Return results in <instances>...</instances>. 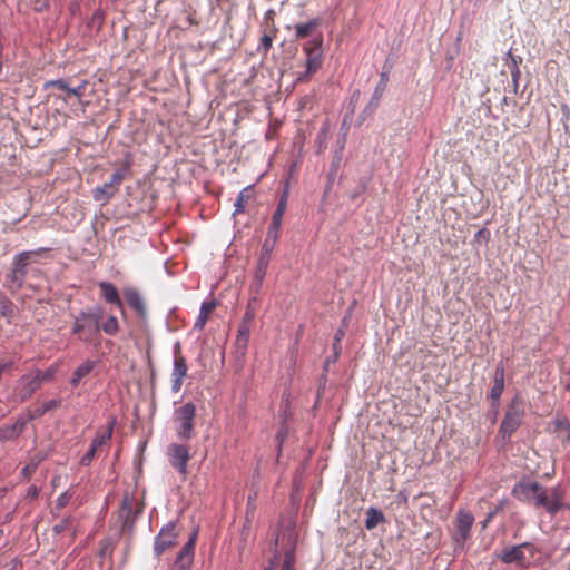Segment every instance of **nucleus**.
I'll list each match as a JSON object with an SVG mask.
<instances>
[{"label": "nucleus", "mask_w": 570, "mask_h": 570, "mask_svg": "<svg viewBox=\"0 0 570 570\" xmlns=\"http://www.w3.org/2000/svg\"><path fill=\"white\" fill-rule=\"evenodd\" d=\"M490 230L488 228H481L474 234L475 240H484L485 243L490 239Z\"/></svg>", "instance_id": "50"}, {"label": "nucleus", "mask_w": 570, "mask_h": 570, "mask_svg": "<svg viewBox=\"0 0 570 570\" xmlns=\"http://www.w3.org/2000/svg\"><path fill=\"white\" fill-rule=\"evenodd\" d=\"M102 308L92 306L80 309L73 316L71 333L82 343L98 346L101 342L100 321Z\"/></svg>", "instance_id": "2"}, {"label": "nucleus", "mask_w": 570, "mask_h": 570, "mask_svg": "<svg viewBox=\"0 0 570 570\" xmlns=\"http://www.w3.org/2000/svg\"><path fill=\"white\" fill-rule=\"evenodd\" d=\"M504 501H502L499 505L494 507L492 510H490L485 519L481 522V528L485 529L488 524L493 520V518L503 509Z\"/></svg>", "instance_id": "44"}, {"label": "nucleus", "mask_w": 570, "mask_h": 570, "mask_svg": "<svg viewBox=\"0 0 570 570\" xmlns=\"http://www.w3.org/2000/svg\"><path fill=\"white\" fill-rule=\"evenodd\" d=\"M255 303H256V297H253L248 302L242 323H247L248 325H250V323L255 318V314H256L255 307H254Z\"/></svg>", "instance_id": "41"}, {"label": "nucleus", "mask_w": 570, "mask_h": 570, "mask_svg": "<svg viewBox=\"0 0 570 570\" xmlns=\"http://www.w3.org/2000/svg\"><path fill=\"white\" fill-rule=\"evenodd\" d=\"M512 494L535 508L544 509L549 514H556L563 505L562 493L558 487L546 489L540 483L519 482L512 489Z\"/></svg>", "instance_id": "1"}, {"label": "nucleus", "mask_w": 570, "mask_h": 570, "mask_svg": "<svg viewBox=\"0 0 570 570\" xmlns=\"http://www.w3.org/2000/svg\"><path fill=\"white\" fill-rule=\"evenodd\" d=\"M19 436L13 424L0 426V440L8 441Z\"/></svg>", "instance_id": "39"}, {"label": "nucleus", "mask_w": 570, "mask_h": 570, "mask_svg": "<svg viewBox=\"0 0 570 570\" xmlns=\"http://www.w3.org/2000/svg\"><path fill=\"white\" fill-rule=\"evenodd\" d=\"M338 344H340V343H336V342H334V343H333V348H334V358H336V357H337V355H338V348H340V347H338Z\"/></svg>", "instance_id": "56"}, {"label": "nucleus", "mask_w": 570, "mask_h": 570, "mask_svg": "<svg viewBox=\"0 0 570 570\" xmlns=\"http://www.w3.org/2000/svg\"><path fill=\"white\" fill-rule=\"evenodd\" d=\"M567 570H570V562H569V566H568V569Z\"/></svg>", "instance_id": "63"}, {"label": "nucleus", "mask_w": 570, "mask_h": 570, "mask_svg": "<svg viewBox=\"0 0 570 570\" xmlns=\"http://www.w3.org/2000/svg\"><path fill=\"white\" fill-rule=\"evenodd\" d=\"M196 415V406L188 402L179 406L175 411V421L178 423L177 435L183 440H189L193 435L194 419Z\"/></svg>", "instance_id": "6"}, {"label": "nucleus", "mask_w": 570, "mask_h": 570, "mask_svg": "<svg viewBox=\"0 0 570 570\" xmlns=\"http://www.w3.org/2000/svg\"><path fill=\"white\" fill-rule=\"evenodd\" d=\"M249 333H250V325L247 323H240L238 327V335L236 337V346L238 348L245 350L248 344L249 340Z\"/></svg>", "instance_id": "31"}, {"label": "nucleus", "mask_w": 570, "mask_h": 570, "mask_svg": "<svg viewBox=\"0 0 570 570\" xmlns=\"http://www.w3.org/2000/svg\"><path fill=\"white\" fill-rule=\"evenodd\" d=\"M274 247H275L274 243L264 240L263 245H262L259 257L271 259V255H272Z\"/></svg>", "instance_id": "46"}, {"label": "nucleus", "mask_w": 570, "mask_h": 570, "mask_svg": "<svg viewBox=\"0 0 570 570\" xmlns=\"http://www.w3.org/2000/svg\"><path fill=\"white\" fill-rule=\"evenodd\" d=\"M104 331L107 335L114 336L119 331V323L116 316L110 315L104 323H100V332Z\"/></svg>", "instance_id": "33"}, {"label": "nucleus", "mask_w": 570, "mask_h": 570, "mask_svg": "<svg viewBox=\"0 0 570 570\" xmlns=\"http://www.w3.org/2000/svg\"><path fill=\"white\" fill-rule=\"evenodd\" d=\"M505 60H507V66L511 73V79H512L514 90H517L519 79L521 77L519 63L522 61V59H521V57L513 56L511 51H508L505 55Z\"/></svg>", "instance_id": "24"}, {"label": "nucleus", "mask_w": 570, "mask_h": 570, "mask_svg": "<svg viewBox=\"0 0 570 570\" xmlns=\"http://www.w3.org/2000/svg\"><path fill=\"white\" fill-rule=\"evenodd\" d=\"M306 55V70L304 76L316 72L323 62V36L320 33L317 37L312 38L303 46Z\"/></svg>", "instance_id": "7"}, {"label": "nucleus", "mask_w": 570, "mask_h": 570, "mask_svg": "<svg viewBox=\"0 0 570 570\" xmlns=\"http://www.w3.org/2000/svg\"><path fill=\"white\" fill-rule=\"evenodd\" d=\"M39 460L29 462L26 466L22 468L21 473L24 478H29L37 469Z\"/></svg>", "instance_id": "49"}, {"label": "nucleus", "mask_w": 570, "mask_h": 570, "mask_svg": "<svg viewBox=\"0 0 570 570\" xmlns=\"http://www.w3.org/2000/svg\"><path fill=\"white\" fill-rule=\"evenodd\" d=\"M321 23H322V20L320 18H314V19L308 20L307 22L295 24L294 26L295 37L297 39H304L309 36H313V38H314L315 37L314 32L321 26Z\"/></svg>", "instance_id": "22"}, {"label": "nucleus", "mask_w": 570, "mask_h": 570, "mask_svg": "<svg viewBox=\"0 0 570 570\" xmlns=\"http://www.w3.org/2000/svg\"><path fill=\"white\" fill-rule=\"evenodd\" d=\"M197 533L194 532L189 540L183 546L177 556L194 558V548Z\"/></svg>", "instance_id": "38"}, {"label": "nucleus", "mask_w": 570, "mask_h": 570, "mask_svg": "<svg viewBox=\"0 0 570 570\" xmlns=\"http://www.w3.org/2000/svg\"><path fill=\"white\" fill-rule=\"evenodd\" d=\"M86 83H87L86 81H82L77 87H69L65 79H55V80L47 81L45 83V88L55 87V88H58L60 90L67 91L69 95H72V96H75L77 98H80L81 95H82V90L86 87Z\"/></svg>", "instance_id": "23"}, {"label": "nucleus", "mask_w": 570, "mask_h": 570, "mask_svg": "<svg viewBox=\"0 0 570 570\" xmlns=\"http://www.w3.org/2000/svg\"><path fill=\"white\" fill-rule=\"evenodd\" d=\"M140 509L134 511L131 499L128 495H125L120 507V518L124 521V527H132L138 513H140Z\"/></svg>", "instance_id": "20"}, {"label": "nucleus", "mask_w": 570, "mask_h": 570, "mask_svg": "<svg viewBox=\"0 0 570 570\" xmlns=\"http://www.w3.org/2000/svg\"><path fill=\"white\" fill-rule=\"evenodd\" d=\"M97 365V362L96 361H92V360H86L83 361L72 373V376L69 381V384L72 386V387H77L80 383V381L89 375L92 370L95 368V366Z\"/></svg>", "instance_id": "21"}, {"label": "nucleus", "mask_w": 570, "mask_h": 570, "mask_svg": "<svg viewBox=\"0 0 570 570\" xmlns=\"http://www.w3.org/2000/svg\"><path fill=\"white\" fill-rule=\"evenodd\" d=\"M504 390V366L500 362L494 371L493 384L490 390V400L492 407H499L500 397Z\"/></svg>", "instance_id": "15"}, {"label": "nucleus", "mask_w": 570, "mask_h": 570, "mask_svg": "<svg viewBox=\"0 0 570 570\" xmlns=\"http://www.w3.org/2000/svg\"><path fill=\"white\" fill-rule=\"evenodd\" d=\"M493 410H494V414L492 415V419H493L492 422H495L497 415H498V407H493Z\"/></svg>", "instance_id": "59"}, {"label": "nucleus", "mask_w": 570, "mask_h": 570, "mask_svg": "<svg viewBox=\"0 0 570 570\" xmlns=\"http://www.w3.org/2000/svg\"><path fill=\"white\" fill-rule=\"evenodd\" d=\"M268 264H269V259L258 257L256 268H255V281H256L257 289L261 287L262 283H263V279L267 272Z\"/></svg>", "instance_id": "32"}, {"label": "nucleus", "mask_w": 570, "mask_h": 570, "mask_svg": "<svg viewBox=\"0 0 570 570\" xmlns=\"http://www.w3.org/2000/svg\"><path fill=\"white\" fill-rule=\"evenodd\" d=\"M70 499L71 494L68 491L61 493L56 500V509L60 510L65 508L69 503Z\"/></svg>", "instance_id": "47"}, {"label": "nucleus", "mask_w": 570, "mask_h": 570, "mask_svg": "<svg viewBox=\"0 0 570 570\" xmlns=\"http://www.w3.org/2000/svg\"><path fill=\"white\" fill-rule=\"evenodd\" d=\"M105 14L101 10H96L90 19V26L99 30L102 27Z\"/></svg>", "instance_id": "45"}, {"label": "nucleus", "mask_w": 570, "mask_h": 570, "mask_svg": "<svg viewBox=\"0 0 570 570\" xmlns=\"http://www.w3.org/2000/svg\"><path fill=\"white\" fill-rule=\"evenodd\" d=\"M385 521V517L381 510L370 507L366 510L365 528L367 530L375 529L380 523Z\"/></svg>", "instance_id": "26"}, {"label": "nucleus", "mask_w": 570, "mask_h": 570, "mask_svg": "<svg viewBox=\"0 0 570 570\" xmlns=\"http://www.w3.org/2000/svg\"><path fill=\"white\" fill-rule=\"evenodd\" d=\"M387 83H389V71H382L380 75V80L374 88V91L370 98V101L364 107V109L361 114L363 119H365L366 117H368L375 112V110L380 106L383 94L386 90Z\"/></svg>", "instance_id": "12"}, {"label": "nucleus", "mask_w": 570, "mask_h": 570, "mask_svg": "<svg viewBox=\"0 0 570 570\" xmlns=\"http://www.w3.org/2000/svg\"><path fill=\"white\" fill-rule=\"evenodd\" d=\"M178 533L176 531V522L169 521L165 524L159 533L155 537L154 541V552L158 558L160 557L167 549L173 547L176 543V539Z\"/></svg>", "instance_id": "8"}, {"label": "nucleus", "mask_w": 570, "mask_h": 570, "mask_svg": "<svg viewBox=\"0 0 570 570\" xmlns=\"http://www.w3.org/2000/svg\"><path fill=\"white\" fill-rule=\"evenodd\" d=\"M124 296L129 305L141 318L147 315L146 306L141 294L135 288H126Z\"/></svg>", "instance_id": "17"}, {"label": "nucleus", "mask_w": 570, "mask_h": 570, "mask_svg": "<svg viewBox=\"0 0 570 570\" xmlns=\"http://www.w3.org/2000/svg\"><path fill=\"white\" fill-rule=\"evenodd\" d=\"M252 191H253V186L250 185V186L245 187L244 189H242L238 193V195L235 199V203H234L235 209H234L233 215L244 213L245 207L252 197Z\"/></svg>", "instance_id": "27"}, {"label": "nucleus", "mask_w": 570, "mask_h": 570, "mask_svg": "<svg viewBox=\"0 0 570 570\" xmlns=\"http://www.w3.org/2000/svg\"><path fill=\"white\" fill-rule=\"evenodd\" d=\"M116 424V419L111 417L107 424V429L104 432H98L87 452L81 456L80 464L83 466H88L94 460L96 452L99 448L106 444L112 436V431Z\"/></svg>", "instance_id": "10"}, {"label": "nucleus", "mask_w": 570, "mask_h": 570, "mask_svg": "<svg viewBox=\"0 0 570 570\" xmlns=\"http://www.w3.org/2000/svg\"><path fill=\"white\" fill-rule=\"evenodd\" d=\"M343 336L344 332L340 328L334 335V342L340 343Z\"/></svg>", "instance_id": "55"}, {"label": "nucleus", "mask_w": 570, "mask_h": 570, "mask_svg": "<svg viewBox=\"0 0 570 570\" xmlns=\"http://www.w3.org/2000/svg\"><path fill=\"white\" fill-rule=\"evenodd\" d=\"M264 570H274L273 562L271 563V566L266 567Z\"/></svg>", "instance_id": "60"}, {"label": "nucleus", "mask_w": 570, "mask_h": 570, "mask_svg": "<svg viewBox=\"0 0 570 570\" xmlns=\"http://www.w3.org/2000/svg\"><path fill=\"white\" fill-rule=\"evenodd\" d=\"M194 558L176 556L175 570H189Z\"/></svg>", "instance_id": "42"}, {"label": "nucleus", "mask_w": 570, "mask_h": 570, "mask_svg": "<svg viewBox=\"0 0 570 570\" xmlns=\"http://www.w3.org/2000/svg\"><path fill=\"white\" fill-rule=\"evenodd\" d=\"M525 413V402L520 393H517L510 401L504 417L499 428V436L508 441L522 424Z\"/></svg>", "instance_id": "4"}, {"label": "nucleus", "mask_w": 570, "mask_h": 570, "mask_svg": "<svg viewBox=\"0 0 570 570\" xmlns=\"http://www.w3.org/2000/svg\"><path fill=\"white\" fill-rule=\"evenodd\" d=\"M167 455L171 466L185 475L187 473V463L190 459L188 448L184 444L171 443L167 448Z\"/></svg>", "instance_id": "11"}, {"label": "nucleus", "mask_w": 570, "mask_h": 570, "mask_svg": "<svg viewBox=\"0 0 570 570\" xmlns=\"http://www.w3.org/2000/svg\"><path fill=\"white\" fill-rule=\"evenodd\" d=\"M473 523L474 517L472 513L462 509L456 512L455 531L452 535V539L456 546H463L464 542L470 538Z\"/></svg>", "instance_id": "9"}, {"label": "nucleus", "mask_w": 570, "mask_h": 570, "mask_svg": "<svg viewBox=\"0 0 570 570\" xmlns=\"http://www.w3.org/2000/svg\"><path fill=\"white\" fill-rule=\"evenodd\" d=\"M39 389V380L32 373L23 374L16 382V399L20 403L26 402Z\"/></svg>", "instance_id": "14"}, {"label": "nucleus", "mask_w": 570, "mask_h": 570, "mask_svg": "<svg viewBox=\"0 0 570 570\" xmlns=\"http://www.w3.org/2000/svg\"><path fill=\"white\" fill-rule=\"evenodd\" d=\"M70 521H71V517L63 518L59 523H57L52 527L53 533L60 534L61 532H63L68 528Z\"/></svg>", "instance_id": "48"}, {"label": "nucleus", "mask_w": 570, "mask_h": 570, "mask_svg": "<svg viewBox=\"0 0 570 570\" xmlns=\"http://www.w3.org/2000/svg\"><path fill=\"white\" fill-rule=\"evenodd\" d=\"M179 353H180V344H179V342H177L175 344V356H179L180 355Z\"/></svg>", "instance_id": "57"}, {"label": "nucleus", "mask_w": 570, "mask_h": 570, "mask_svg": "<svg viewBox=\"0 0 570 570\" xmlns=\"http://www.w3.org/2000/svg\"><path fill=\"white\" fill-rule=\"evenodd\" d=\"M286 435H287V429L285 426H282L276 433V439H277L279 445L283 443Z\"/></svg>", "instance_id": "53"}, {"label": "nucleus", "mask_w": 570, "mask_h": 570, "mask_svg": "<svg viewBox=\"0 0 570 570\" xmlns=\"http://www.w3.org/2000/svg\"><path fill=\"white\" fill-rule=\"evenodd\" d=\"M35 417L31 413V410H28L26 411L24 413H21L16 422L13 423V426L16 428L17 432L19 433V435L22 434V432L24 431V428L26 425L30 422V421H33Z\"/></svg>", "instance_id": "36"}, {"label": "nucleus", "mask_w": 570, "mask_h": 570, "mask_svg": "<svg viewBox=\"0 0 570 570\" xmlns=\"http://www.w3.org/2000/svg\"><path fill=\"white\" fill-rule=\"evenodd\" d=\"M117 187H112L108 181L96 186L92 189V197L97 202L107 203L117 191Z\"/></svg>", "instance_id": "25"}, {"label": "nucleus", "mask_w": 570, "mask_h": 570, "mask_svg": "<svg viewBox=\"0 0 570 570\" xmlns=\"http://www.w3.org/2000/svg\"><path fill=\"white\" fill-rule=\"evenodd\" d=\"M281 226L282 225L271 223L269 226H268L267 234H266V237H265L264 240L276 244V242L278 239V234H279V230H281Z\"/></svg>", "instance_id": "40"}, {"label": "nucleus", "mask_w": 570, "mask_h": 570, "mask_svg": "<svg viewBox=\"0 0 570 570\" xmlns=\"http://www.w3.org/2000/svg\"><path fill=\"white\" fill-rule=\"evenodd\" d=\"M11 365V363H7V364H3V365H0V376L2 375L3 371L9 367Z\"/></svg>", "instance_id": "58"}, {"label": "nucleus", "mask_w": 570, "mask_h": 570, "mask_svg": "<svg viewBox=\"0 0 570 570\" xmlns=\"http://www.w3.org/2000/svg\"><path fill=\"white\" fill-rule=\"evenodd\" d=\"M31 373L35 377L39 380V384L41 385L42 382H49L55 377L57 368L55 366H50L45 372L40 370H35Z\"/></svg>", "instance_id": "37"}, {"label": "nucleus", "mask_w": 570, "mask_h": 570, "mask_svg": "<svg viewBox=\"0 0 570 570\" xmlns=\"http://www.w3.org/2000/svg\"><path fill=\"white\" fill-rule=\"evenodd\" d=\"M130 169V161H126L120 168H118L110 177L109 179V184L112 186V187H118L122 179L125 178L126 174L129 171Z\"/></svg>", "instance_id": "34"}, {"label": "nucleus", "mask_w": 570, "mask_h": 570, "mask_svg": "<svg viewBox=\"0 0 570 570\" xmlns=\"http://www.w3.org/2000/svg\"><path fill=\"white\" fill-rule=\"evenodd\" d=\"M566 390L570 392V381L566 384Z\"/></svg>", "instance_id": "61"}, {"label": "nucleus", "mask_w": 570, "mask_h": 570, "mask_svg": "<svg viewBox=\"0 0 570 570\" xmlns=\"http://www.w3.org/2000/svg\"><path fill=\"white\" fill-rule=\"evenodd\" d=\"M272 43H273L272 36L264 33L261 37V41L257 47V52H262V53L266 55L268 52V50L272 48Z\"/></svg>", "instance_id": "43"}, {"label": "nucleus", "mask_w": 570, "mask_h": 570, "mask_svg": "<svg viewBox=\"0 0 570 570\" xmlns=\"http://www.w3.org/2000/svg\"><path fill=\"white\" fill-rule=\"evenodd\" d=\"M61 405L60 399H51L46 402H43L40 406L36 407L31 411L35 420L40 419L47 412L53 411L58 409Z\"/></svg>", "instance_id": "29"}, {"label": "nucleus", "mask_w": 570, "mask_h": 570, "mask_svg": "<svg viewBox=\"0 0 570 570\" xmlns=\"http://www.w3.org/2000/svg\"><path fill=\"white\" fill-rule=\"evenodd\" d=\"M187 376V363L181 355L175 356L174 367L171 372V392L178 393L183 386L184 380Z\"/></svg>", "instance_id": "16"}, {"label": "nucleus", "mask_w": 570, "mask_h": 570, "mask_svg": "<svg viewBox=\"0 0 570 570\" xmlns=\"http://www.w3.org/2000/svg\"><path fill=\"white\" fill-rule=\"evenodd\" d=\"M31 254V252H20L14 255L12 268L10 273L6 275V286L11 293H17L22 288L28 274Z\"/></svg>", "instance_id": "5"}, {"label": "nucleus", "mask_w": 570, "mask_h": 570, "mask_svg": "<svg viewBox=\"0 0 570 570\" xmlns=\"http://www.w3.org/2000/svg\"><path fill=\"white\" fill-rule=\"evenodd\" d=\"M216 304L215 302H204L200 306V309H199V314L196 318V322L194 324V327L195 328H199L202 330L206 322H207V318H208V315L213 312V309L215 308Z\"/></svg>", "instance_id": "28"}, {"label": "nucleus", "mask_w": 570, "mask_h": 570, "mask_svg": "<svg viewBox=\"0 0 570 570\" xmlns=\"http://www.w3.org/2000/svg\"><path fill=\"white\" fill-rule=\"evenodd\" d=\"M561 111H562V116H563L566 130H569L570 128H569V125L567 124V121L570 120V108L567 105H562Z\"/></svg>", "instance_id": "51"}, {"label": "nucleus", "mask_w": 570, "mask_h": 570, "mask_svg": "<svg viewBox=\"0 0 570 570\" xmlns=\"http://www.w3.org/2000/svg\"><path fill=\"white\" fill-rule=\"evenodd\" d=\"M39 489L36 485H31L27 491V498L33 500L38 497Z\"/></svg>", "instance_id": "54"}, {"label": "nucleus", "mask_w": 570, "mask_h": 570, "mask_svg": "<svg viewBox=\"0 0 570 570\" xmlns=\"http://www.w3.org/2000/svg\"><path fill=\"white\" fill-rule=\"evenodd\" d=\"M360 96H361V91L358 89L353 91L351 101H350V107H351L352 112H354V108H355L354 104L358 100Z\"/></svg>", "instance_id": "52"}, {"label": "nucleus", "mask_w": 570, "mask_h": 570, "mask_svg": "<svg viewBox=\"0 0 570 570\" xmlns=\"http://www.w3.org/2000/svg\"><path fill=\"white\" fill-rule=\"evenodd\" d=\"M0 315L4 317L8 323H10L14 316V305L2 292H0Z\"/></svg>", "instance_id": "30"}, {"label": "nucleus", "mask_w": 570, "mask_h": 570, "mask_svg": "<svg viewBox=\"0 0 570 570\" xmlns=\"http://www.w3.org/2000/svg\"><path fill=\"white\" fill-rule=\"evenodd\" d=\"M2 72V62L0 61V73Z\"/></svg>", "instance_id": "62"}, {"label": "nucleus", "mask_w": 570, "mask_h": 570, "mask_svg": "<svg viewBox=\"0 0 570 570\" xmlns=\"http://www.w3.org/2000/svg\"><path fill=\"white\" fill-rule=\"evenodd\" d=\"M98 287L100 289L101 297L105 299L106 303L122 308V301L114 284L102 281L98 283Z\"/></svg>", "instance_id": "18"}, {"label": "nucleus", "mask_w": 570, "mask_h": 570, "mask_svg": "<svg viewBox=\"0 0 570 570\" xmlns=\"http://www.w3.org/2000/svg\"><path fill=\"white\" fill-rule=\"evenodd\" d=\"M288 196H289V184H288V181H286L284 184L282 193L278 197V202H277L276 208L273 213L271 223L282 225L283 215L287 207Z\"/></svg>", "instance_id": "19"}, {"label": "nucleus", "mask_w": 570, "mask_h": 570, "mask_svg": "<svg viewBox=\"0 0 570 570\" xmlns=\"http://www.w3.org/2000/svg\"><path fill=\"white\" fill-rule=\"evenodd\" d=\"M552 424L556 430L566 432L562 441L570 442V421L566 416H557L553 419Z\"/></svg>", "instance_id": "35"}, {"label": "nucleus", "mask_w": 570, "mask_h": 570, "mask_svg": "<svg viewBox=\"0 0 570 570\" xmlns=\"http://www.w3.org/2000/svg\"><path fill=\"white\" fill-rule=\"evenodd\" d=\"M298 543V532L296 523L289 521L275 535L274 544H281L284 558L281 570H295L296 564V547Z\"/></svg>", "instance_id": "3"}, {"label": "nucleus", "mask_w": 570, "mask_h": 570, "mask_svg": "<svg viewBox=\"0 0 570 570\" xmlns=\"http://www.w3.org/2000/svg\"><path fill=\"white\" fill-rule=\"evenodd\" d=\"M523 549H527L531 552V556L534 553V547L530 542H523L521 544L507 547L502 550L500 554V559L503 563L511 564H523L527 561Z\"/></svg>", "instance_id": "13"}]
</instances>
